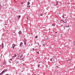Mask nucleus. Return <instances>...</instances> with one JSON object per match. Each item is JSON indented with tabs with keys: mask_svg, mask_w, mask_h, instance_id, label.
I'll return each mask as SVG.
<instances>
[{
	"mask_svg": "<svg viewBox=\"0 0 75 75\" xmlns=\"http://www.w3.org/2000/svg\"><path fill=\"white\" fill-rule=\"evenodd\" d=\"M7 69H4L2 71V72L1 73V74H0V75H3V74L4 73V72H7Z\"/></svg>",
	"mask_w": 75,
	"mask_h": 75,
	"instance_id": "1",
	"label": "nucleus"
},
{
	"mask_svg": "<svg viewBox=\"0 0 75 75\" xmlns=\"http://www.w3.org/2000/svg\"><path fill=\"white\" fill-rule=\"evenodd\" d=\"M23 57V54L21 55L20 56V58H21L22 60H23V59H24V58H25V57H23Z\"/></svg>",
	"mask_w": 75,
	"mask_h": 75,
	"instance_id": "2",
	"label": "nucleus"
},
{
	"mask_svg": "<svg viewBox=\"0 0 75 75\" xmlns=\"http://www.w3.org/2000/svg\"><path fill=\"white\" fill-rule=\"evenodd\" d=\"M23 42H24V44L25 45H27V40L25 39H24L23 40Z\"/></svg>",
	"mask_w": 75,
	"mask_h": 75,
	"instance_id": "3",
	"label": "nucleus"
},
{
	"mask_svg": "<svg viewBox=\"0 0 75 75\" xmlns=\"http://www.w3.org/2000/svg\"><path fill=\"white\" fill-rule=\"evenodd\" d=\"M16 45H15L14 44H13L12 45V47H13V48L14 49V47H15V46Z\"/></svg>",
	"mask_w": 75,
	"mask_h": 75,
	"instance_id": "4",
	"label": "nucleus"
},
{
	"mask_svg": "<svg viewBox=\"0 0 75 75\" xmlns=\"http://www.w3.org/2000/svg\"><path fill=\"white\" fill-rule=\"evenodd\" d=\"M23 43L22 42H21V43L20 44V47H22V46H23Z\"/></svg>",
	"mask_w": 75,
	"mask_h": 75,
	"instance_id": "5",
	"label": "nucleus"
},
{
	"mask_svg": "<svg viewBox=\"0 0 75 75\" xmlns=\"http://www.w3.org/2000/svg\"><path fill=\"white\" fill-rule=\"evenodd\" d=\"M16 56H17V55L15 54V55L12 57V58H15Z\"/></svg>",
	"mask_w": 75,
	"mask_h": 75,
	"instance_id": "6",
	"label": "nucleus"
},
{
	"mask_svg": "<svg viewBox=\"0 0 75 75\" xmlns=\"http://www.w3.org/2000/svg\"><path fill=\"white\" fill-rule=\"evenodd\" d=\"M18 33L19 34H21V33H22L21 32V31H19V32H18Z\"/></svg>",
	"mask_w": 75,
	"mask_h": 75,
	"instance_id": "7",
	"label": "nucleus"
},
{
	"mask_svg": "<svg viewBox=\"0 0 75 75\" xmlns=\"http://www.w3.org/2000/svg\"><path fill=\"white\" fill-rule=\"evenodd\" d=\"M56 5H55L54 6H57L58 5V2H56Z\"/></svg>",
	"mask_w": 75,
	"mask_h": 75,
	"instance_id": "8",
	"label": "nucleus"
},
{
	"mask_svg": "<svg viewBox=\"0 0 75 75\" xmlns=\"http://www.w3.org/2000/svg\"><path fill=\"white\" fill-rule=\"evenodd\" d=\"M52 26H54L55 25V23H53L52 24Z\"/></svg>",
	"mask_w": 75,
	"mask_h": 75,
	"instance_id": "9",
	"label": "nucleus"
},
{
	"mask_svg": "<svg viewBox=\"0 0 75 75\" xmlns=\"http://www.w3.org/2000/svg\"><path fill=\"white\" fill-rule=\"evenodd\" d=\"M65 27H66V28H67V27L69 28V25H68V26H65Z\"/></svg>",
	"mask_w": 75,
	"mask_h": 75,
	"instance_id": "10",
	"label": "nucleus"
},
{
	"mask_svg": "<svg viewBox=\"0 0 75 75\" xmlns=\"http://www.w3.org/2000/svg\"><path fill=\"white\" fill-rule=\"evenodd\" d=\"M30 2L28 1V3H27V5H29V4H30Z\"/></svg>",
	"mask_w": 75,
	"mask_h": 75,
	"instance_id": "11",
	"label": "nucleus"
},
{
	"mask_svg": "<svg viewBox=\"0 0 75 75\" xmlns=\"http://www.w3.org/2000/svg\"><path fill=\"white\" fill-rule=\"evenodd\" d=\"M67 60L69 61H71V59H67Z\"/></svg>",
	"mask_w": 75,
	"mask_h": 75,
	"instance_id": "12",
	"label": "nucleus"
},
{
	"mask_svg": "<svg viewBox=\"0 0 75 75\" xmlns=\"http://www.w3.org/2000/svg\"><path fill=\"white\" fill-rule=\"evenodd\" d=\"M31 7V6H30V5H28L27 6V7Z\"/></svg>",
	"mask_w": 75,
	"mask_h": 75,
	"instance_id": "13",
	"label": "nucleus"
},
{
	"mask_svg": "<svg viewBox=\"0 0 75 75\" xmlns=\"http://www.w3.org/2000/svg\"><path fill=\"white\" fill-rule=\"evenodd\" d=\"M20 17H21V16L19 15L18 16V19H19V18H20Z\"/></svg>",
	"mask_w": 75,
	"mask_h": 75,
	"instance_id": "14",
	"label": "nucleus"
},
{
	"mask_svg": "<svg viewBox=\"0 0 75 75\" xmlns=\"http://www.w3.org/2000/svg\"><path fill=\"white\" fill-rule=\"evenodd\" d=\"M4 47V45H2V48H3Z\"/></svg>",
	"mask_w": 75,
	"mask_h": 75,
	"instance_id": "15",
	"label": "nucleus"
},
{
	"mask_svg": "<svg viewBox=\"0 0 75 75\" xmlns=\"http://www.w3.org/2000/svg\"><path fill=\"white\" fill-rule=\"evenodd\" d=\"M40 64H38V67H40Z\"/></svg>",
	"mask_w": 75,
	"mask_h": 75,
	"instance_id": "16",
	"label": "nucleus"
},
{
	"mask_svg": "<svg viewBox=\"0 0 75 75\" xmlns=\"http://www.w3.org/2000/svg\"><path fill=\"white\" fill-rule=\"evenodd\" d=\"M37 37H38V36H36L35 37V38H37Z\"/></svg>",
	"mask_w": 75,
	"mask_h": 75,
	"instance_id": "17",
	"label": "nucleus"
},
{
	"mask_svg": "<svg viewBox=\"0 0 75 75\" xmlns=\"http://www.w3.org/2000/svg\"><path fill=\"white\" fill-rule=\"evenodd\" d=\"M50 61H52V59H50Z\"/></svg>",
	"mask_w": 75,
	"mask_h": 75,
	"instance_id": "18",
	"label": "nucleus"
},
{
	"mask_svg": "<svg viewBox=\"0 0 75 75\" xmlns=\"http://www.w3.org/2000/svg\"><path fill=\"white\" fill-rule=\"evenodd\" d=\"M37 53H38V54H40V53H39V52H37Z\"/></svg>",
	"mask_w": 75,
	"mask_h": 75,
	"instance_id": "19",
	"label": "nucleus"
},
{
	"mask_svg": "<svg viewBox=\"0 0 75 75\" xmlns=\"http://www.w3.org/2000/svg\"><path fill=\"white\" fill-rule=\"evenodd\" d=\"M23 4V2H22L21 3V4Z\"/></svg>",
	"mask_w": 75,
	"mask_h": 75,
	"instance_id": "20",
	"label": "nucleus"
},
{
	"mask_svg": "<svg viewBox=\"0 0 75 75\" xmlns=\"http://www.w3.org/2000/svg\"><path fill=\"white\" fill-rule=\"evenodd\" d=\"M26 17H27L26 18L27 19V20H28V16H27Z\"/></svg>",
	"mask_w": 75,
	"mask_h": 75,
	"instance_id": "21",
	"label": "nucleus"
},
{
	"mask_svg": "<svg viewBox=\"0 0 75 75\" xmlns=\"http://www.w3.org/2000/svg\"><path fill=\"white\" fill-rule=\"evenodd\" d=\"M43 46H44V47H45V44H43Z\"/></svg>",
	"mask_w": 75,
	"mask_h": 75,
	"instance_id": "22",
	"label": "nucleus"
},
{
	"mask_svg": "<svg viewBox=\"0 0 75 75\" xmlns=\"http://www.w3.org/2000/svg\"><path fill=\"white\" fill-rule=\"evenodd\" d=\"M10 60L11 61V60H12V59H10Z\"/></svg>",
	"mask_w": 75,
	"mask_h": 75,
	"instance_id": "23",
	"label": "nucleus"
},
{
	"mask_svg": "<svg viewBox=\"0 0 75 75\" xmlns=\"http://www.w3.org/2000/svg\"><path fill=\"white\" fill-rule=\"evenodd\" d=\"M42 14H40V16H42Z\"/></svg>",
	"mask_w": 75,
	"mask_h": 75,
	"instance_id": "24",
	"label": "nucleus"
},
{
	"mask_svg": "<svg viewBox=\"0 0 75 75\" xmlns=\"http://www.w3.org/2000/svg\"><path fill=\"white\" fill-rule=\"evenodd\" d=\"M62 17L63 18H64V17L63 16H62Z\"/></svg>",
	"mask_w": 75,
	"mask_h": 75,
	"instance_id": "25",
	"label": "nucleus"
},
{
	"mask_svg": "<svg viewBox=\"0 0 75 75\" xmlns=\"http://www.w3.org/2000/svg\"><path fill=\"white\" fill-rule=\"evenodd\" d=\"M63 21L64 23H66L65 22H64V21Z\"/></svg>",
	"mask_w": 75,
	"mask_h": 75,
	"instance_id": "26",
	"label": "nucleus"
},
{
	"mask_svg": "<svg viewBox=\"0 0 75 75\" xmlns=\"http://www.w3.org/2000/svg\"><path fill=\"white\" fill-rule=\"evenodd\" d=\"M2 45H3V43H2Z\"/></svg>",
	"mask_w": 75,
	"mask_h": 75,
	"instance_id": "27",
	"label": "nucleus"
},
{
	"mask_svg": "<svg viewBox=\"0 0 75 75\" xmlns=\"http://www.w3.org/2000/svg\"><path fill=\"white\" fill-rule=\"evenodd\" d=\"M38 45H40L39 44V43H38Z\"/></svg>",
	"mask_w": 75,
	"mask_h": 75,
	"instance_id": "28",
	"label": "nucleus"
},
{
	"mask_svg": "<svg viewBox=\"0 0 75 75\" xmlns=\"http://www.w3.org/2000/svg\"><path fill=\"white\" fill-rule=\"evenodd\" d=\"M33 50H34V48H33Z\"/></svg>",
	"mask_w": 75,
	"mask_h": 75,
	"instance_id": "29",
	"label": "nucleus"
},
{
	"mask_svg": "<svg viewBox=\"0 0 75 75\" xmlns=\"http://www.w3.org/2000/svg\"><path fill=\"white\" fill-rule=\"evenodd\" d=\"M63 21V20H61V21Z\"/></svg>",
	"mask_w": 75,
	"mask_h": 75,
	"instance_id": "30",
	"label": "nucleus"
},
{
	"mask_svg": "<svg viewBox=\"0 0 75 75\" xmlns=\"http://www.w3.org/2000/svg\"><path fill=\"white\" fill-rule=\"evenodd\" d=\"M55 34H57V32H56L55 33Z\"/></svg>",
	"mask_w": 75,
	"mask_h": 75,
	"instance_id": "31",
	"label": "nucleus"
},
{
	"mask_svg": "<svg viewBox=\"0 0 75 75\" xmlns=\"http://www.w3.org/2000/svg\"><path fill=\"white\" fill-rule=\"evenodd\" d=\"M56 67H57V68H58V66H57Z\"/></svg>",
	"mask_w": 75,
	"mask_h": 75,
	"instance_id": "32",
	"label": "nucleus"
},
{
	"mask_svg": "<svg viewBox=\"0 0 75 75\" xmlns=\"http://www.w3.org/2000/svg\"><path fill=\"white\" fill-rule=\"evenodd\" d=\"M13 33H15V32L14 31V32H13Z\"/></svg>",
	"mask_w": 75,
	"mask_h": 75,
	"instance_id": "33",
	"label": "nucleus"
},
{
	"mask_svg": "<svg viewBox=\"0 0 75 75\" xmlns=\"http://www.w3.org/2000/svg\"><path fill=\"white\" fill-rule=\"evenodd\" d=\"M53 57H55V56H53Z\"/></svg>",
	"mask_w": 75,
	"mask_h": 75,
	"instance_id": "34",
	"label": "nucleus"
},
{
	"mask_svg": "<svg viewBox=\"0 0 75 75\" xmlns=\"http://www.w3.org/2000/svg\"><path fill=\"white\" fill-rule=\"evenodd\" d=\"M74 45H75V43L74 44Z\"/></svg>",
	"mask_w": 75,
	"mask_h": 75,
	"instance_id": "35",
	"label": "nucleus"
},
{
	"mask_svg": "<svg viewBox=\"0 0 75 75\" xmlns=\"http://www.w3.org/2000/svg\"><path fill=\"white\" fill-rule=\"evenodd\" d=\"M50 47V49H51V47Z\"/></svg>",
	"mask_w": 75,
	"mask_h": 75,
	"instance_id": "36",
	"label": "nucleus"
},
{
	"mask_svg": "<svg viewBox=\"0 0 75 75\" xmlns=\"http://www.w3.org/2000/svg\"><path fill=\"white\" fill-rule=\"evenodd\" d=\"M2 36H4V35H2Z\"/></svg>",
	"mask_w": 75,
	"mask_h": 75,
	"instance_id": "37",
	"label": "nucleus"
},
{
	"mask_svg": "<svg viewBox=\"0 0 75 75\" xmlns=\"http://www.w3.org/2000/svg\"><path fill=\"white\" fill-rule=\"evenodd\" d=\"M13 46H15V45H13Z\"/></svg>",
	"mask_w": 75,
	"mask_h": 75,
	"instance_id": "38",
	"label": "nucleus"
},
{
	"mask_svg": "<svg viewBox=\"0 0 75 75\" xmlns=\"http://www.w3.org/2000/svg\"><path fill=\"white\" fill-rule=\"evenodd\" d=\"M74 42H73L74 43Z\"/></svg>",
	"mask_w": 75,
	"mask_h": 75,
	"instance_id": "39",
	"label": "nucleus"
},
{
	"mask_svg": "<svg viewBox=\"0 0 75 75\" xmlns=\"http://www.w3.org/2000/svg\"><path fill=\"white\" fill-rule=\"evenodd\" d=\"M0 47H1V46L0 45Z\"/></svg>",
	"mask_w": 75,
	"mask_h": 75,
	"instance_id": "40",
	"label": "nucleus"
}]
</instances>
